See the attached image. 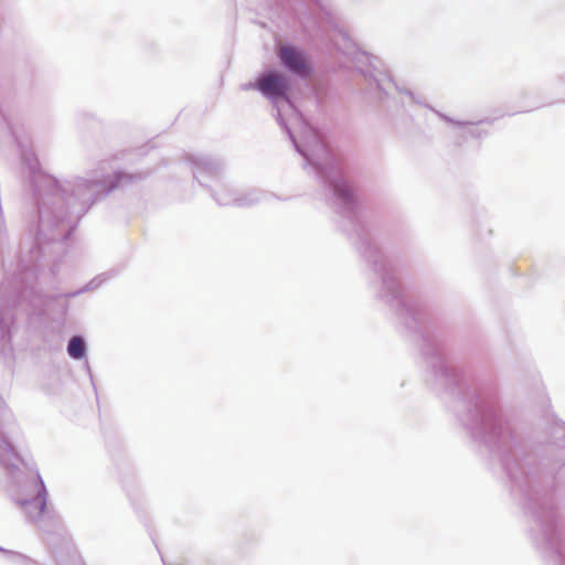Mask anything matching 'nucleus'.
I'll return each mask as SVG.
<instances>
[{
	"mask_svg": "<svg viewBox=\"0 0 565 565\" xmlns=\"http://www.w3.org/2000/svg\"><path fill=\"white\" fill-rule=\"evenodd\" d=\"M45 542L56 565H85L73 542L63 536L61 532H46Z\"/></svg>",
	"mask_w": 565,
	"mask_h": 565,
	"instance_id": "nucleus-1",
	"label": "nucleus"
},
{
	"mask_svg": "<svg viewBox=\"0 0 565 565\" xmlns=\"http://www.w3.org/2000/svg\"><path fill=\"white\" fill-rule=\"evenodd\" d=\"M34 503L40 508V512L43 511L44 509V498L42 495H39L35 500H34Z\"/></svg>",
	"mask_w": 565,
	"mask_h": 565,
	"instance_id": "nucleus-6",
	"label": "nucleus"
},
{
	"mask_svg": "<svg viewBox=\"0 0 565 565\" xmlns=\"http://www.w3.org/2000/svg\"><path fill=\"white\" fill-rule=\"evenodd\" d=\"M257 88L267 97L281 96L286 89V81L281 75L268 73L257 81Z\"/></svg>",
	"mask_w": 565,
	"mask_h": 565,
	"instance_id": "nucleus-2",
	"label": "nucleus"
},
{
	"mask_svg": "<svg viewBox=\"0 0 565 565\" xmlns=\"http://www.w3.org/2000/svg\"><path fill=\"white\" fill-rule=\"evenodd\" d=\"M19 557L26 564V565H38L36 563L32 562L31 559L22 556V555H19Z\"/></svg>",
	"mask_w": 565,
	"mask_h": 565,
	"instance_id": "nucleus-7",
	"label": "nucleus"
},
{
	"mask_svg": "<svg viewBox=\"0 0 565 565\" xmlns=\"http://www.w3.org/2000/svg\"><path fill=\"white\" fill-rule=\"evenodd\" d=\"M0 551H3L2 548H0Z\"/></svg>",
	"mask_w": 565,
	"mask_h": 565,
	"instance_id": "nucleus-8",
	"label": "nucleus"
},
{
	"mask_svg": "<svg viewBox=\"0 0 565 565\" xmlns=\"http://www.w3.org/2000/svg\"><path fill=\"white\" fill-rule=\"evenodd\" d=\"M164 565H167V564L164 563Z\"/></svg>",
	"mask_w": 565,
	"mask_h": 565,
	"instance_id": "nucleus-9",
	"label": "nucleus"
},
{
	"mask_svg": "<svg viewBox=\"0 0 565 565\" xmlns=\"http://www.w3.org/2000/svg\"><path fill=\"white\" fill-rule=\"evenodd\" d=\"M281 62L292 72L305 75L308 71L305 56L291 46H281L279 52Z\"/></svg>",
	"mask_w": 565,
	"mask_h": 565,
	"instance_id": "nucleus-3",
	"label": "nucleus"
},
{
	"mask_svg": "<svg viewBox=\"0 0 565 565\" xmlns=\"http://www.w3.org/2000/svg\"><path fill=\"white\" fill-rule=\"evenodd\" d=\"M337 192L345 200H350L352 198V190L349 185L343 184L341 186H337Z\"/></svg>",
	"mask_w": 565,
	"mask_h": 565,
	"instance_id": "nucleus-5",
	"label": "nucleus"
},
{
	"mask_svg": "<svg viewBox=\"0 0 565 565\" xmlns=\"http://www.w3.org/2000/svg\"><path fill=\"white\" fill-rule=\"evenodd\" d=\"M68 354L74 359H81L85 354V344L79 337L71 339L67 348Z\"/></svg>",
	"mask_w": 565,
	"mask_h": 565,
	"instance_id": "nucleus-4",
	"label": "nucleus"
}]
</instances>
